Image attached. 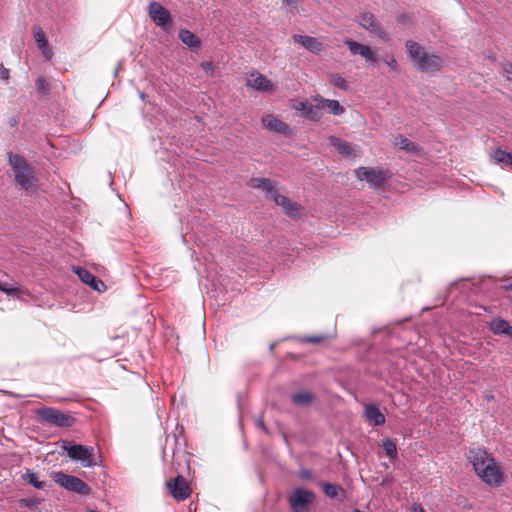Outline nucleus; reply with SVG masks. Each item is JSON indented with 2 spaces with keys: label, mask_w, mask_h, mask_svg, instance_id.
<instances>
[{
  "label": "nucleus",
  "mask_w": 512,
  "mask_h": 512,
  "mask_svg": "<svg viewBox=\"0 0 512 512\" xmlns=\"http://www.w3.org/2000/svg\"><path fill=\"white\" fill-rule=\"evenodd\" d=\"M467 459L479 479L489 487H499L504 482V471L492 454L482 448H472Z\"/></svg>",
  "instance_id": "obj_1"
},
{
  "label": "nucleus",
  "mask_w": 512,
  "mask_h": 512,
  "mask_svg": "<svg viewBox=\"0 0 512 512\" xmlns=\"http://www.w3.org/2000/svg\"><path fill=\"white\" fill-rule=\"evenodd\" d=\"M251 186L261 189L265 193L267 199L275 202L276 205L281 207L287 216L292 218L299 216V205L288 197L280 194L278 190L274 188L273 183L269 179L252 178Z\"/></svg>",
  "instance_id": "obj_2"
},
{
  "label": "nucleus",
  "mask_w": 512,
  "mask_h": 512,
  "mask_svg": "<svg viewBox=\"0 0 512 512\" xmlns=\"http://www.w3.org/2000/svg\"><path fill=\"white\" fill-rule=\"evenodd\" d=\"M406 48L414 65L421 72L438 71L443 66L441 57L425 52L424 49L414 41H407Z\"/></svg>",
  "instance_id": "obj_3"
},
{
  "label": "nucleus",
  "mask_w": 512,
  "mask_h": 512,
  "mask_svg": "<svg viewBox=\"0 0 512 512\" xmlns=\"http://www.w3.org/2000/svg\"><path fill=\"white\" fill-rule=\"evenodd\" d=\"M9 164L13 170L16 183L24 190L29 191L36 186L37 179L34 169L21 155L8 153Z\"/></svg>",
  "instance_id": "obj_4"
},
{
  "label": "nucleus",
  "mask_w": 512,
  "mask_h": 512,
  "mask_svg": "<svg viewBox=\"0 0 512 512\" xmlns=\"http://www.w3.org/2000/svg\"><path fill=\"white\" fill-rule=\"evenodd\" d=\"M62 448L70 459L80 462L83 467L97 464L94 447L64 442Z\"/></svg>",
  "instance_id": "obj_5"
},
{
  "label": "nucleus",
  "mask_w": 512,
  "mask_h": 512,
  "mask_svg": "<svg viewBox=\"0 0 512 512\" xmlns=\"http://www.w3.org/2000/svg\"><path fill=\"white\" fill-rule=\"evenodd\" d=\"M52 479L60 487L67 491L74 492L80 495H88L91 491L90 487L80 478L66 474L62 471L53 472Z\"/></svg>",
  "instance_id": "obj_6"
},
{
  "label": "nucleus",
  "mask_w": 512,
  "mask_h": 512,
  "mask_svg": "<svg viewBox=\"0 0 512 512\" xmlns=\"http://www.w3.org/2000/svg\"><path fill=\"white\" fill-rule=\"evenodd\" d=\"M355 175L360 181H367L371 188L382 187L389 178L388 172L378 167H359Z\"/></svg>",
  "instance_id": "obj_7"
},
{
  "label": "nucleus",
  "mask_w": 512,
  "mask_h": 512,
  "mask_svg": "<svg viewBox=\"0 0 512 512\" xmlns=\"http://www.w3.org/2000/svg\"><path fill=\"white\" fill-rule=\"evenodd\" d=\"M37 415L43 421L58 427H69L74 422V419L71 416L52 407L38 409Z\"/></svg>",
  "instance_id": "obj_8"
},
{
  "label": "nucleus",
  "mask_w": 512,
  "mask_h": 512,
  "mask_svg": "<svg viewBox=\"0 0 512 512\" xmlns=\"http://www.w3.org/2000/svg\"><path fill=\"white\" fill-rule=\"evenodd\" d=\"M315 500L313 492L296 488L289 497L290 509L293 512H308L310 504Z\"/></svg>",
  "instance_id": "obj_9"
},
{
  "label": "nucleus",
  "mask_w": 512,
  "mask_h": 512,
  "mask_svg": "<svg viewBox=\"0 0 512 512\" xmlns=\"http://www.w3.org/2000/svg\"><path fill=\"white\" fill-rule=\"evenodd\" d=\"M148 15L151 20L162 30L170 31L172 28V17L169 11L160 3L152 1L148 5Z\"/></svg>",
  "instance_id": "obj_10"
},
{
  "label": "nucleus",
  "mask_w": 512,
  "mask_h": 512,
  "mask_svg": "<svg viewBox=\"0 0 512 512\" xmlns=\"http://www.w3.org/2000/svg\"><path fill=\"white\" fill-rule=\"evenodd\" d=\"M357 21L362 28L369 31L370 33L377 35L383 41L386 42L389 40L388 34L381 28L380 24L372 13H361Z\"/></svg>",
  "instance_id": "obj_11"
},
{
  "label": "nucleus",
  "mask_w": 512,
  "mask_h": 512,
  "mask_svg": "<svg viewBox=\"0 0 512 512\" xmlns=\"http://www.w3.org/2000/svg\"><path fill=\"white\" fill-rule=\"evenodd\" d=\"M167 487L177 501L186 500L191 493L186 480L182 476H177L175 479L168 481Z\"/></svg>",
  "instance_id": "obj_12"
},
{
  "label": "nucleus",
  "mask_w": 512,
  "mask_h": 512,
  "mask_svg": "<svg viewBox=\"0 0 512 512\" xmlns=\"http://www.w3.org/2000/svg\"><path fill=\"white\" fill-rule=\"evenodd\" d=\"M344 43L348 46L352 55H360L368 63H375L377 61L375 53L369 46L356 42L352 39H346Z\"/></svg>",
  "instance_id": "obj_13"
},
{
  "label": "nucleus",
  "mask_w": 512,
  "mask_h": 512,
  "mask_svg": "<svg viewBox=\"0 0 512 512\" xmlns=\"http://www.w3.org/2000/svg\"><path fill=\"white\" fill-rule=\"evenodd\" d=\"M73 271L84 284L89 285L93 290L102 292L106 289L105 283L102 280L97 279L87 269L82 267H74Z\"/></svg>",
  "instance_id": "obj_14"
},
{
  "label": "nucleus",
  "mask_w": 512,
  "mask_h": 512,
  "mask_svg": "<svg viewBox=\"0 0 512 512\" xmlns=\"http://www.w3.org/2000/svg\"><path fill=\"white\" fill-rule=\"evenodd\" d=\"M261 122L263 126L269 131L283 135L291 134L290 127L286 123H284L283 121L279 120L278 118L271 114L263 115L261 118Z\"/></svg>",
  "instance_id": "obj_15"
},
{
  "label": "nucleus",
  "mask_w": 512,
  "mask_h": 512,
  "mask_svg": "<svg viewBox=\"0 0 512 512\" xmlns=\"http://www.w3.org/2000/svg\"><path fill=\"white\" fill-rule=\"evenodd\" d=\"M294 109L301 112V114L313 121H318L322 117L320 105H312L308 101H300L296 103Z\"/></svg>",
  "instance_id": "obj_16"
},
{
  "label": "nucleus",
  "mask_w": 512,
  "mask_h": 512,
  "mask_svg": "<svg viewBox=\"0 0 512 512\" xmlns=\"http://www.w3.org/2000/svg\"><path fill=\"white\" fill-rule=\"evenodd\" d=\"M292 39L313 54H319L323 50L322 43L315 37L295 34Z\"/></svg>",
  "instance_id": "obj_17"
},
{
  "label": "nucleus",
  "mask_w": 512,
  "mask_h": 512,
  "mask_svg": "<svg viewBox=\"0 0 512 512\" xmlns=\"http://www.w3.org/2000/svg\"><path fill=\"white\" fill-rule=\"evenodd\" d=\"M247 86L252 87L258 91H270L273 89V84L264 75L253 72L247 79Z\"/></svg>",
  "instance_id": "obj_18"
},
{
  "label": "nucleus",
  "mask_w": 512,
  "mask_h": 512,
  "mask_svg": "<svg viewBox=\"0 0 512 512\" xmlns=\"http://www.w3.org/2000/svg\"><path fill=\"white\" fill-rule=\"evenodd\" d=\"M328 140L330 145L333 146L340 154L347 156L357 155L356 147L350 142L342 140L336 136H329Z\"/></svg>",
  "instance_id": "obj_19"
},
{
  "label": "nucleus",
  "mask_w": 512,
  "mask_h": 512,
  "mask_svg": "<svg viewBox=\"0 0 512 512\" xmlns=\"http://www.w3.org/2000/svg\"><path fill=\"white\" fill-rule=\"evenodd\" d=\"M490 330L496 335H507L512 338V326L503 318H494L489 324Z\"/></svg>",
  "instance_id": "obj_20"
},
{
  "label": "nucleus",
  "mask_w": 512,
  "mask_h": 512,
  "mask_svg": "<svg viewBox=\"0 0 512 512\" xmlns=\"http://www.w3.org/2000/svg\"><path fill=\"white\" fill-rule=\"evenodd\" d=\"M393 143H394V146L397 147L398 149L404 150L411 154L417 155L420 153V150H421L420 147L416 143L410 141L408 138H406L402 135L395 136Z\"/></svg>",
  "instance_id": "obj_21"
},
{
  "label": "nucleus",
  "mask_w": 512,
  "mask_h": 512,
  "mask_svg": "<svg viewBox=\"0 0 512 512\" xmlns=\"http://www.w3.org/2000/svg\"><path fill=\"white\" fill-rule=\"evenodd\" d=\"M179 39L191 50H198L201 46L200 39L191 31L182 29L178 34Z\"/></svg>",
  "instance_id": "obj_22"
},
{
  "label": "nucleus",
  "mask_w": 512,
  "mask_h": 512,
  "mask_svg": "<svg viewBox=\"0 0 512 512\" xmlns=\"http://www.w3.org/2000/svg\"><path fill=\"white\" fill-rule=\"evenodd\" d=\"M365 417L375 426H381L385 423V416L375 405H367L365 407Z\"/></svg>",
  "instance_id": "obj_23"
},
{
  "label": "nucleus",
  "mask_w": 512,
  "mask_h": 512,
  "mask_svg": "<svg viewBox=\"0 0 512 512\" xmlns=\"http://www.w3.org/2000/svg\"><path fill=\"white\" fill-rule=\"evenodd\" d=\"M293 404L299 407L310 406L314 402V395L308 390H301L291 396Z\"/></svg>",
  "instance_id": "obj_24"
},
{
  "label": "nucleus",
  "mask_w": 512,
  "mask_h": 512,
  "mask_svg": "<svg viewBox=\"0 0 512 512\" xmlns=\"http://www.w3.org/2000/svg\"><path fill=\"white\" fill-rule=\"evenodd\" d=\"M322 488L325 495L331 499L343 500L345 497V490L340 485L323 482Z\"/></svg>",
  "instance_id": "obj_25"
},
{
  "label": "nucleus",
  "mask_w": 512,
  "mask_h": 512,
  "mask_svg": "<svg viewBox=\"0 0 512 512\" xmlns=\"http://www.w3.org/2000/svg\"><path fill=\"white\" fill-rule=\"evenodd\" d=\"M320 102V107L328 109L329 113L333 115H341L344 113V107L337 100L325 99L322 97L317 98Z\"/></svg>",
  "instance_id": "obj_26"
},
{
  "label": "nucleus",
  "mask_w": 512,
  "mask_h": 512,
  "mask_svg": "<svg viewBox=\"0 0 512 512\" xmlns=\"http://www.w3.org/2000/svg\"><path fill=\"white\" fill-rule=\"evenodd\" d=\"M21 478L36 489H44L46 487V483L39 480L38 474L31 469L27 468Z\"/></svg>",
  "instance_id": "obj_27"
},
{
  "label": "nucleus",
  "mask_w": 512,
  "mask_h": 512,
  "mask_svg": "<svg viewBox=\"0 0 512 512\" xmlns=\"http://www.w3.org/2000/svg\"><path fill=\"white\" fill-rule=\"evenodd\" d=\"M492 157L496 163H500L503 164V166H509L512 168V153L501 149H496L493 151Z\"/></svg>",
  "instance_id": "obj_28"
},
{
  "label": "nucleus",
  "mask_w": 512,
  "mask_h": 512,
  "mask_svg": "<svg viewBox=\"0 0 512 512\" xmlns=\"http://www.w3.org/2000/svg\"><path fill=\"white\" fill-rule=\"evenodd\" d=\"M33 32H34V40L37 44L38 49L45 48V46L49 45L48 41L46 39V35L41 27L35 26L33 28Z\"/></svg>",
  "instance_id": "obj_29"
},
{
  "label": "nucleus",
  "mask_w": 512,
  "mask_h": 512,
  "mask_svg": "<svg viewBox=\"0 0 512 512\" xmlns=\"http://www.w3.org/2000/svg\"><path fill=\"white\" fill-rule=\"evenodd\" d=\"M329 80H330V83L332 85H334L335 87H337L341 90H344V91L349 90V85H348L347 81L340 74H338V73L331 74L329 77Z\"/></svg>",
  "instance_id": "obj_30"
},
{
  "label": "nucleus",
  "mask_w": 512,
  "mask_h": 512,
  "mask_svg": "<svg viewBox=\"0 0 512 512\" xmlns=\"http://www.w3.org/2000/svg\"><path fill=\"white\" fill-rule=\"evenodd\" d=\"M383 449L386 453V455L393 461L397 458V447H396V444L390 440V439H385L383 441Z\"/></svg>",
  "instance_id": "obj_31"
},
{
  "label": "nucleus",
  "mask_w": 512,
  "mask_h": 512,
  "mask_svg": "<svg viewBox=\"0 0 512 512\" xmlns=\"http://www.w3.org/2000/svg\"><path fill=\"white\" fill-rule=\"evenodd\" d=\"M382 60L392 71L397 72L399 70L398 63L393 54H385Z\"/></svg>",
  "instance_id": "obj_32"
},
{
  "label": "nucleus",
  "mask_w": 512,
  "mask_h": 512,
  "mask_svg": "<svg viewBox=\"0 0 512 512\" xmlns=\"http://www.w3.org/2000/svg\"><path fill=\"white\" fill-rule=\"evenodd\" d=\"M0 290L8 295H17L19 289L11 286L7 282H0Z\"/></svg>",
  "instance_id": "obj_33"
},
{
  "label": "nucleus",
  "mask_w": 512,
  "mask_h": 512,
  "mask_svg": "<svg viewBox=\"0 0 512 512\" xmlns=\"http://www.w3.org/2000/svg\"><path fill=\"white\" fill-rule=\"evenodd\" d=\"M326 338H327L326 335L309 336V337L303 338L302 341L305 343H310V344H319Z\"/></svg>",
  "instance_id": "obj_34"
},
{
  "label": "nucleus",
  "mask_w": 512,
  "mask_h": 512,
  "mask_svg": "<svg viewBox=\"0 0 512 512\" xmlns=\"http://www.w3.org/2000/svg\"><path fill=\"white\" fill-rule=\"evenodd\" d=\"M298 475L302 480H312L313 479L312 472L306 468H301L298 472Z\"/></svg>",
  "instance_id": "obj_35"
},
{
  "label": "nucleus",
  "mask_w": 512,
  "mask_h": 512,
  "mask_svg": "<svg viewBox=\"0 0 512 512\" xmlns=\"http://www.w3.org/2000/svg\"><path fill=\"white\" fill-rule=\"evenodd\" d=\"M37 90L43 94H46L48 92V89L46 87V81L43 78H39L36 81Z\"/></svg>",
  "instance_id": "obj_36"
},
{
  "label": "nucleus",
  "mask_w": 512,
  "mask_h": 512,
  "mask_svg": "<svg viewBox=\"0 0 512 512\" xmlns=\"http://www.w3.org/2000/svg\"><path fill=\"white\" fill-rule=\"evenodd\" d=\"M39 50L41 51L43 57L46 60H51V58L53 57V51L51 50L49 45L45 46V48H40Z\"/></svg>",
  "instance_id": "obj_37"
},
{
  "label": "nucleus",
  "mask_w": 512,
  "mask_h": 512,
  "mask_svg": "<svg viewBox=\"0 0 512 512\" xmlns=\"http://www.w3.org/2000/svg\"><path fill=\"white\" fill-rule=\"evenodd\" d=\"M503 74L507 80L512 81V64H506L503 66Z\"/></svg>",
  "instance_id": "obj_38"
},
{
  "label": "nucleus",
  "mask_w": 512,
  "mask_h": 512,
  "mask_svg": "<svg viewBox=\"0 0 512 512\" xmlns=\"http://www.w3.org/2000/svg\"><path fill=\"white\" fill-rule=\"evenodd\" d=\"M21 505L28 507V508H35L38 505V501L33 499H22L20 501Z\"/></svg>",
  "instance_id": "obj_39"
},
{
  "label": "nucleus",
  "mask_w": 512,
  "mask_h": 512,
  "mask_svg": "<svg viewBox=\"0 0 512 512\" xmlns=\"http://www.w3.org/2000/svg\"><path fill=\"white\" fill-rule=\"evenodd\" d=\"M202 66V69L204 70V72L208 75H212L213 74V71H214V67H213V64L211 62H204L201 64Z\"/></svg>",
  "instance_id": "obj_40"
},
{
  "label": "nucleus",
  "mask_w": 512,
  "mask_h": 512,
  "mask_svg": "<svg viewBox=\"0 0 512 512\" xmlns=\"http://www.w3.org/2000/svg\"><path fill=\"white\" fill-rule=\"evenodd\" d=\"M283 5L291 6L296 8V5L298 4L299 0H281Z\"/></svg>",
  "instance_id": "obj_41"
},
{
  "label": "nucleus",
  "mask_w": 512,
  "mask_h": 512,
  "mask_svg": "<svg viewBox=\"0 0 512 512\" xmlns=\"http://www.w3.org/2000/svg\"><path fill=\"white\" fill-rule=\"evenodd\" d=\"M413 512H424V509L422 508L421 505H414Z\"/></svg>",
  "instance_id": "obj_42"
},
{
  "label": "nucleus",
  "mask_w": 512,
  "mask_h": 512,
  "mask_svg": "<svg viewBox=\"0 0 512 512\" xmlns=\"http://www.w3.org/2000/svg\"><path fill=\"white\" fill-rule=\"evenodd\" d=\"M504 288H505V290H507V291H512V283H510V284L506 285Z\"/></svg>",
  "instance_id": "obj_43"
},
{
  "label": "nucleus",
  "mask_w": 512,
  "mask_h": 512,
  "mask_svg": "<svg viewBox=\"0 0 512 512\" xmlns=\"http://www.w3.org/2000/svg\"><path fill=\"white\" fill-rule=\"evenodd\" d=\"M258 425H259V427H261L262 429H265V426H264V423H263V421H262V420H259V421H258Z\"/></svg>",
  "instance_id": "obj_44"
},
{
  "label": "nucleus",
  "mask_w": 512,
  "mask_h": 512,
  "mask_svg": "<svg viewBox=\"0 0 512 512\" xmlns=\"http://www.w3.org/2000/svg\"><path fill=\"white\" fill-rule=\"evenodd\" d=\"M119 69H120V64L118 65V67L115 69L114 71V76L117 77L118 75V72H119Z\"/></svg>",
  "instance_id": "obj_45"
},
{
  "label": "nucleus",
  "mask_w": 512,
  "mask_h": 512,
  "mask_svg": "<svg viewBox=\"0 0 512 512\" xmlns=\"http://www.w3.org/2000/svg\"><path fill=\"white\" fill-rule=\"evenodd\" d=\"M139 96H140L141 99H143V100L145 99V94L144 93H140Z\"/></svg>",
  "instance_id": "obj_46"
},
{
  "label": "nucleus",
  "mask_w": 512,
  "mask_h": 512,
  "mask_svg": "<svg viewBox=\"0 0 512 512\" xmlns=\"http://www.w3.org/2000/svg\"><path fill=\"white\" fill-rule=\"evenodd\" d=\"M7 74H8V71H5V73H3V77L7 78Z\"/></svg>",
  "instance_id": "obj_47"
},
{
  "label": "nucleus",
  "mask_w": 512,
  "mask_h": 512,
  "mask_svg": "<svg viewBox=\"0 0 512 512\" xmlns=\"http://www.w3.org/2000/svg\"><path fill=\"white\" fill-rule=\"evenodd\" d=\"M7 74H8V71H5V73H3V77L7 78Z\"/></svg>",
  "instance_id": "obj_48"
}]
</instances>
